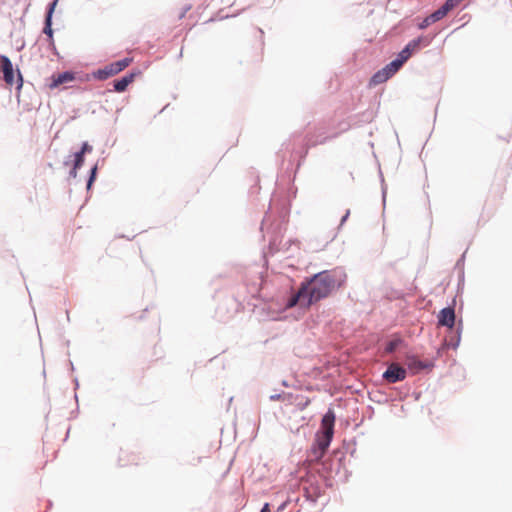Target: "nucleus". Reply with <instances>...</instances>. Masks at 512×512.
<instances>
[{"mask_svg": "<svg viewBox=\"0 0 512 512\" xmlns=\"http://www.w3.org/2000/svg\"><path fill=\"white\" fill-rule=\"evenodd\" d=\"M343 281L342 274L336 270L319 272L301 283L298 291L288 299L286 308L299 306L308 309L311 305L327 298L342 285Z\"/></svg>", "mask_w": 512, "mask_h": 512, "instance_id": "obj_1", "label": "nucleus"}, {"mask_svg": "<svg viewBox=\"0 0 512 512\" xmlns=\"http://www.w3.org/2000/svg\"><path fill=\"white\" fill-rule=\"evenodd\" d=\"M132 62L131 58H124L119 61L110 63L106 65L104 68L99 69L95 73V77L99 80H106L109 77H112L121 71H123L125 68H127Z\"/></svg>", "mask_w": 512, "mask_h": 512, "instance_id": "obj_2", "label": "nucleus"}, {"mask_svg": "<svg viewBox=\"0 0 512 512\" xmlns=\"http://www.w3.org/2000/svg\"><path fill=\"white\" fill-rule=\"evenodd\" d=\"M0 68L3 73V79L5 83L9 86H13L16 83L13 64L10 59L5 55H0ZM18 88L22 87V76L20 72H18Z\"/></svg>", "mask_w": 512, "mask_h": 512, "instance_id": "obj_3", "label": "nucleus"}, {"mask_svg": "<svg viewBox=\"0 0 512 512\" xmlns=\"http://www.w3.org/2000/svg\"><path fill=\"white\" fill-rule=\"evenodd\" d=\"M406 369L397 363H392L388 366L387 370L383 373V378L388 383H396L403 381L406 378Z\"/></svg>", "mask_w": 512, "mask_h": 512, "instance_id": "obj_4", "label": "nucleus"}, {"mask_svg": "<svg viewBox=\"0 0 512 512\" xmlns=\"http://www.w3.org/2000/svg\"><path fill=\"white\" fill-rule=\"evenodd\" d=\"M396 64H387L381 70L377 71L370 79V86H377L390 79L398 70Z\"/></svg>", "mask_w": 512, "mask_h": 512, "instance_id": "obj_5", "label": "nucleus"}, {"mask_svg": "<svg viewBox=\"0 0 512 512\" xmlns=\"http://www.w3.org/2000/svg\"><path fill=\"white\" fill-rule=\"evenodd\" d=\"M331 440H332L331 436H327L324 434L317 437L316 443L311 449V454H312L313 460L319 461L324 456V454L326 453V450L328 449V447L330 445Z\"/></svg>", "mask_w": 512, "mask_h": 512, "instance_id": "obj_6", "label": "nucleus"}, {"mask_svg": "<svg viewBox=\"0 0 512 512\" xmlns=\"http://www.w3.org/2000/svg\"><path fill=\"white\" fill-rule=\"evenodd\" d=\"M420 44V39L410 41L405 48L398 54L397 59L390 62L396 64L395 68L399 70L402 65L411 57L413 51H415Z\"/></svg>", "mask_w": 512, "mask_h": 512, "instance_id": "obj_7", "label": "nucleus"}, {"mask_svg": "<svg viewBox=\"0 0 512 512\" xmlns=\"http://www.w3.org/2000/svg\"><path fill=\"white\" fill-rule=\"evenodd\" d=\"M74 80L75 74L73 72L66 71L57 75H52L48 86L50 89H55L60 85L70 83Z\"/></svg>", "mask_w": 512, "mask_h": 512, "instance_id": "obj_8", "label": "nucleus"}, {"mask_svg": "<svg viewBox=\"0 0 512 512\" xmlns=\"http://www.w3.org/2000/svg\"><path fill=\"white\" fill-rule=\"evenodd\" d=\"M438 324L452 328L455 324V312L453 308L447 307L442 309L438 315Z\"/></svg>", "mask_w": 512, "mask_h": 512, "instance_id": "obj_9", "label": "nucleus"}, {"mask_svg": "<svg viewBox=\"0 0 512 512\" xmlns=\"http://www.w3.org/2000/svg\"><path fill=\"white\" fill-rule=\"evenodd\" d=\"M335 415L332 410H329L322 418L321 427L323 434L333 437Z\"/></svg>", "mask_w": 512, "mask_h": 512, "instance_id": "obj_10", "label": "nucleus"}, {"mask_svg": "<svg viewBox=\"0 0 512 512\" xmlns=\"http://www.w3.org/2000/svg\"><path fill=\"white\" fill-rule=\"evenodd\" d=\"M135 79V74L130 73L128 75H125L121 79H117L114 81V89L116 92H124L128 85L131 84Z\"/></svg>", "mask_w": 512, "mask_h": 512, "instance_id": "obj_11", "label": "nucleus"}, {"mask_svg": "<svg viewBox=\"0 0 512 512\" xmlns=\"http://www.w3.org/2000/svg\"><path fill=\"white\" fill-rule=\"evenodd\" d=\"M57 4V0L53 1L50 6H49V9H48V12H47V15H46V19H45V27L43 29V32L49 36V38H52L53 36V30L51 28V25H52V14L54 12V9H55V6Z\"/></svg>", "mask_w": 512, "mask_h": 512, "instance_id": "obj_12", "label": "nucleus"}, {"mask_svg": "<svg viewBox=\"0 0 512 512\" xmlns=\"http://www.w3.org/2000/svg\"><path fill=\"white\" fill-rule=\"evenodd\" d=\"M406 365L413 372H418L427 367L426 364H424L422 361L418 360L415 357H408L406 359Z\"/></svg>", "mask_w": 512, "mask_h": 512, "instance_id": "obj_13", "label": "nucleus"}, {"mask_svg": "<svg viewBox=\"0 0 512 512\" xmlns=\"http://www.w3.org/2000/svg\"><path fill=\"white\" fill-rule=\"evenodd\" d=\"M83 163H84V155L82 153L77 152L75 154L74 166L70 172V175L72 177L75 178L77 176V170L83 165Z\"/></svg>", "mask_w": 512, "mask_h": 512, "instance_id": "obj_14", "label": "nucleus"}, {"mask_svg": "<svg viewBox=\"0 0 512 512\" xmlns=\"http://www.w3.org/2000/svg\"><path fill=\"white\" fill-rule=\"evenodd\" d=\"M449 12L448 8H446L444 5L439 8L437 11H435L434 13H432L431 15H429V19H431L432 21H439L440 19H442L444 16H446V14Z\"/></svg>", "mask_w": 512, "mask_h": 512, "instance_id": "obj_15", "label": "nucleus"}, {"mask_svg": "<svg viewBox=\"0 0 512 512\" xmlns=\"http://www.w3.org/2000/svg\"><path fill=\"white\" fill-rule=\"evenodd\" d=\"M460 2H462L461 0H446V2L444 3V6L446 8H448V10H452L453 8H455Z\"/></svg>", "mask_w": 512, "mask_h": 512, "instance_id": "obj_16", "label": "nucleus"}, {"mask_svg": "<svg viewBox=\"0 0 512 512\" xmlns=\"http://www.w3.org/2000/svg\"><path fill=\"white\" fill-rule=\"evenodd\" d=\"M460 2H462L461 0H446V2L444 3V6L446 8H448V10H452L453 8H455Z\"/></svg>", "mask_w": 512, "mask_h": 512, "instance_id": "obj_17", "label": "nucleus"}, {"mask_svg": "<svg viewBox=\"0 0 512 512\" xmlns=\"http://www.w3.org/2000/svg\"><path fill=\"white\" fill-rule=\"evenodd\" d=\"M460 2H462L461 0H446V2L444 3V6L446 8H448V10H452L453 8H455Z\"/></svg>", "mask_w": 512, "mask_h": 512, "instance_id": "obj_18", "label": "nucleus"}, {"mask_svg": "<svg viewBox=\"0 0 512 512\" xmlns=\"http://www.w3.org/2000/svg\"><path fill=\"white\" fill-rule=\"evenodd\" d=\"M460 2H462L461 0H446V2L444 3V6L446 8H448V10H452L453 8H455Z\"/></svg>", "mask_w": 512, "mask_h": 512, "instance_id": "obj_19", "label": "nucleus"}, {"mask_svg": "<svg viewBox=\"0 0 512 512\" xmlns=\"http://www.w3.org/2000/svg\"><path fill=\"white\" fill-rule=\"evenodd\" d=\"M397 345H398L397 341L389 342L387 344L386 351L389 352V353L393 352L396 349Z\"/></svg>", "mask_w": 512, "mask_h": 512, "instance_id": "obj_20", "label": "nucleus"}, {"mask_svg": "<svg viewBox=\"0 0 512 512\" xmlns=\"http://www.w3.org/2000/svg\"><path fill=\"white\" fill-rule=\"evenodd\" d=\"M96 171H97V166H94L92 169H91V176L89 178V181H88V184H87V187L90 188L92 182L94 181L95 179V175H96Z\"/></svg>", "mask_w": 512, "mask_h": 512, "instance_id": "obj_21", "label": "nucleus"}, {"mask_svg": "<svg viewBox=\"0 0 512 512\" xmlns=\"http://www.w3.org/2000/svg\"><path fill=\"white\" fill-rule=\"evenodd\" d=\"M435 21H432L431 19H429V16L426 17L423 22L419 25V27L421 29H424L426 27H428L430 24L434 23Z\"/></svg>", "mask_w": 512, "mask_h": 512, "instance_id": "obj_22", "label": "nucleus"}, {"mask_svg": "<svg viewBox=\"0 0 512 512\" xmlns=\"http://www.w3.org/2000/svg\"><path fill=\"white\" fill-rule=\"evenodd\" d=\"M92 150V147L88 144V143H84L82 145V148L81 150L79 151V153H82L83 155L86 153V152H90Z\"/></svg>", "mask_w": 512, "mask_h": 512, "instance_id": "obj_23", "label": "nucleus"}, {"mask_svg": "<svg viewBox=\"0 0 512 512\" xmlns=\"http://www.w3.org/2000/svg\"><path fill=\"white\" fill-rule=\"evenodd\" d=\"M281 398V395L280 394H275V395H271L270 396V399L275 401V400H279Z\"/></svg>", "mask_w": 512, "mask_h": 512, "instance_id": "obj_24", "label": "nucleus"}, {"mask_svg": "<svg viewBox=\"0 0 512 512\" xmlns=\"http://www.w3.org/2000/svg\"><path fill=\"white\" fill-rule=\"evenodd\" d=\"M261 512H270V508H269V504H268V503H266V504L263 506V508H262Z\"/></svg>", "mask_w": 512, "mask_h": 512, "instance_id": "obj_25", "label": "nucleus"}, {"mask_svg": "<svg viewBox=\"0 0 512 512\" xmlns=\"http://www.w3.org/2000/svg\"><path fill=\"white\" fill-rule=\"evenodd\" d=\"M327 140V137H325L323 140H321L320 142H312L311 145L312 146H316L317 144H322L324 143L325 141Z\"/></svg>", "mask_w": 512, "mask_h": 512, "instance_id": "obj_26", "label": "nucleus"}, {"mask_svg": "<svg viewBox=\"0 0 512 512\" xmlns=\"http://www.w3.org/2000/svg\"><path fill=\"white\" fill-rule=\"evenodd\" d=\"M349 213H350L349 211H347V212H346V214H345V215L343 216V218H342L341 223H343L344 221H346V219H347V218H348V216H349Z\"/></svg>", "mask_w": 512, "mask_h": 512, "instance_id": "obj_27", "label": "nucleus"}, {"mask_svg": "<svg viewBox=\"0 0 512 512\" xmlns=\"http://www.w3.org/2000/svg\"><path fill=\"white\" fill-rule=\"evenodd\" d=\"M309 403H310V400H309V399H307V400H306V402L304 403V405H303L302 409H303V408H305L307 405H309Z\"/></svg>", "mask_w": 512, "mask_h": 512, "instance_id": "obj_28", "label": "nucleus"}]
</instances>
